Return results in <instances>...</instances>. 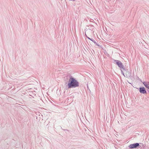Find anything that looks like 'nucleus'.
<instances>
[{
	"label": "nucleus",
	"mask_w": 149,
	"mask_h": 149,
	"mask_svg": "<svg viewBox=\"0 0 149 149\" xmlns=\"http://www.w3.org/2000/svg\"><path fill=\"white\" fill-rule=\"evenodd\" d=\"M143 84L147 88L149 89V82H144Z\"/></svg>",
	"instance_id": "39448f33"
},
{
	"label": "nucleus",
	"mask_w": 149,
	"mask_h": 149,
	"mask_svg": "<svg viewBox=\"0 0 149 149\" xmlns=\"http://www.w3.org/2000/svg\"><path fill=\"white\" fill-rule=\"evenodd\" d=\"M88 39H90V40H91V39L89 38H88Z\"/></svg>",
	"instance_id": "0eeeda50"
},
{
	"label": "nucleus",
	"mask_w": 149,
	"mask_h": 149,
	"mask_svg": "<svg viewBox=\"0 0 149 149\" xmlns=\"http://www.w3.org/2000/svg\"><path fill=\"white\" fill-rule=\"evenodd\" d=\"M68 88H75L79 86V83L74 78L71 77L69 80L68 84Z\"/></svg>",
	"instance_id": "f257e3e1"
},
{
	"label": "nucleus",
	"mask_w": 149,
	"mask_h": 149,
	"mask_svg": "<svg viewBox=\"0 0 149 149\" xmlns=\"http://www.w3.org/2000/svg\"><path fill=\"white\" fill-rule=\"evenodd\" d=\"M116 63L118 67L121 68H123V64L121 62L118 61H117Z\"/></svg>",
	"instance_id": "7ed1b4c3"
},
{
	"label": "nucleus",
	"mask_w": 149,
	"mask_h": 149,
	"mask_svg": "<svg viewBox=\"0 0 149 149\" xmlns=\"http://www.w3.org/2000/svg\"><path fill=\"white\" fill-rule=\"evenodd\" d=\"M122 73L123 74V75H124V74L123 73V72H122Z\"/></svg>",
	"instance_id": "423d86ee"
},
{
	"label": "nucleus",
	"mask_w": 149,
	"mask_h": 149,
	"mask_svg": "<svg viewBox=\"0 0 149 149\" xmlns=\"http://www.w3.org/2000/svg\"><path fill=\"white\" fill-rule=\"evenodd\" d=\"M140 92L141 93H146V91L145 89L144 88H140Z\"/></svg>",
	"instance_id": "20e7f679"
},
{
	"label": "nucleus",
	"mask_w": 149,
	"mask_h": 149,
	"mask_svg": "<svg viewBox=\"0 0 149 149\" xmlns=\"http://www.w3.org/2000/svg\"><path fill=\"white\" fill-rule=\"evenodd\" d=\"M139 146L138 143H136L134 144H131L129 146V147L131 148H135Z\"/></svg>",
	"instance_id": "f03ea898"
}]
</instances>
